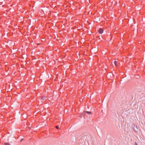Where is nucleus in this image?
Masks as SVG:
<instances>
[{"mask_svg": "<svg viewBox=\"0 0 145 145\" xmlns=\"http://www.w3.org/2000/svg\"><path fill=\"white\" fill-rule=\"evenodd\" d=\"M132 127L133 128V130L135 132H137L138 128L137 126L134 124H133L132 125Z\"/></svg>", "mask_w": 145, "mask_h": 145, "instance_id": "1", "label": "nucleus"}, {"mask_svg": "<svg viewBox=\"0 0 145 145\" xmlns=\"http://www.w3.org/2000/svg\"><path fill=\"white\" fill-rule=\"evenodd\" d=\"M103 30L102 28H100L99 30V32L100 34H102L103 33Z\"/></svg>", "mask_w": 145, "mask_h": 145, "instance_id": "2", "label": "nucleus"}, {"mask_svg": "<svg viewBox=\"0 0 145 145\" xmlns=\"http://www.w3.org/2000/svg\"><path fill=\"white\" fill-rule=\"evenodd\" d=\"M41 99L42 100H45L46 99V97L45 96H42L41 97Z\"/></svg>", "mask_w": 145, "mask_h": 145, "instance_id": "3", "label": "nucleus"}, {"mask_svg": "<svg viewBox=\"0 0 145 145\" xmlns=\"http://www.w3.org/2000/svg\"><path fill=\"white\" fill-rule=\"evenodd\" d=\"M85 112L88 113V114H91V112H89V111H85Z\"/></svg>", "mask_w": 145, "mask_h": 145, "instance_id": "4", "label": "nucleus"}, {"mask_svg": "<svg viewBox=\"0 0 145 145\" xmlns=\"http://www.w3.org/2000/svg\"><path fill=\"white\" fill-rule=\"evenodd\" d=\"M114 64L116 66H117V65H116V64H117V61H114Z\"/></svg>", "mask_w": 145, "mask_h": 145, "instance_id": "5", "label": "nucleus"}, {"mask_svg": "<svg viewBox=\"0 0 145 145\" xmlns=\"http://www.w3.org/2000/svg\"><path fill=\"white\" fill-rule=\"evenodd\" d=\"M5 145H10L8 143H5L4 144Z\"/></svg>", "mask_w": 145, "mask_h": 145, "instance_id": "6", "label": "nucleus"}, {"mask_svg": "<svg viewBox=\"0 0 145 145\" xmlns=\"http://www.w3.org/2000/svg\"><path fill=\"white\" fill-rule=\"evenodd\" d=\"M56 128L57 129H59V127L58 126H56Z\"/></svg>", "mask_w": 145, "mask_h": 145, "instance_id": "7", "label": "nucleus"}, {"mask_svg": "<svg viewBox=\"0 0 145 145\" xmlns=\"http://www.w3.org/2000/svg\"><path fill=\"white\" fill-rule=\"evenodd\" d=\"M135 145H138L137 144V143L136 142H135Z\"/></svg>", "mask_w": 145, "mask_h": 145, "instance_id": "8", "label": "nucleus"}, {"mask_svg": "<svg viewBox=\"0 0 145 145\" xmlns=\"http://www.w3.org/2000/svg\"><path fill=\"white\" fill-rule=\"evenodd\" d=\"M23 140V139H22L20 140L21 141H22Z\"/></svg>", "mask_w": 145, "mask_h": 145, "instance_id": "9", "label": "nucleus"}]
</instances>
